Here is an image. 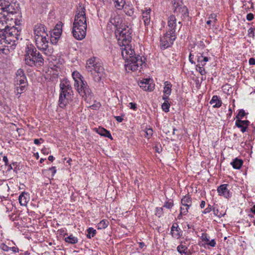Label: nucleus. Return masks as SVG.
<instances>
[{
  "mask_svg": "<svg viewBox=\"0 0 255 255\" xmlns=\"http://www.w3.org/2000/svg\"><path fill=\"white\" fill-rule=\"evenodd\" d=\"M208 60V58L206 56H204L203 54L198 56L197 62L200 65L204 66L205 65V63Z\"/></svg>",
  "mask_w": 255,
  "mask_h": 255,
  "instance_id": "29",
  "label": "nucleus"
},
{
  "mask_svg": "<svg viewBox=\"0 0 255 255\" xmlns=\"http://www.w3.org/2000/svg\"><path fill=\"white\" fill-rule=\"evenodd\" d=\"M246 115V113L245 111L243 110H241L237 116H236L237 120H240V119H242Z\"/></svg>",
  "mask_w": 255,
  "mask_h": 255,
  "instance_id": "40",
  "label": "nucleus"
},
{
  "mask_svg": "<svg viewBox=\"0 0 255 255\" xmlns=\"http://www.w3.org/2000/svg\"><path fill=\"white\" fill-rule=\"evenodd\" d=\"M125 11L127 15L129 16H132L133 14V10L132 8H128L125 7Z\"/></svg>",
  "mask_w": 255,
  "mask_h": 255,
  "instance_id": "42",
  "label": "nucleus"
},
{
  "mask_svg": "<svg viewBox=\"0 0 255 255\" xmlns=\"http://www.w3.org/2000/svg\"><path fill=\"white\" fill-rule=\"evenodd\" d=\"M146 137L149 138L153 134V130L151 128L146 129L145 131Z\"/></svg>",
  "mask_w": 255,
  "mask_h": 255,
  "instance_id": "41",
  "label": "nucleus"
},
{
  "mask_svg": "<svg viewBox=\"0 0 255 255\" xmlns=\"http://www.w3.org/2000/svg\"><path fill=\"white\" fill-rule=\"evenodd\" d=\"M182 206L189 208L192 205V199L189 195L185 196L181 200Z\"/></svg>",
  "mask_w": 255,
  "mask_h": 255,
  "instance_id": "20",
  "label": "nucleus"
},
{
  "mask_svg": "<svg viewBox=\"0 0 255 255\" xmlns=\"http://www.w3.org/2000/svg\"><path fill=\"white\" fill-rule=\"evenodd\" d=\"M210 104L212 105L214 108H219L221 106L222 102L217 96H214L210 101Z\"/></svg>",
  "mask_w": 255,
  "mask_h": 255,
  "instance_id": "22",
  "label": "nucleus"
},
{
  "mask_svg": "<svg viewBox=\"0 0 255 255\" xmlns=\"http://www.w3.org/2000/svg\"><path fill=\"white\" fill-rule=\"evenodd\" d=\"M115 118L116 119V120L120 123L122 122L123 120V119L120 116H116L115 117Z\"/></svg>",
  "mask_w": 255,
  "mask_h": 255,
  "instance_id": "58",
  "label": "nucleus"
},
{
  "mask_svg": "<svg viewBox=\"0 0 255 255\" xmlns=\"http://www.w3.org/2000/svg\"><path fill=\"white\" fill-rule=\"evenodd\" d=\"M61 90H64L72 93V87L69 81H64L60 84Z\"/></svg>",
  "mask_w": 255,
  "mask_h": 255,
  "instance_id": "21",
  "label": "nucleus"
},
{
  "mask_svg": "<svg viewBox=\"0 0 255 255\" xmlns=\"http://www.w3.org/2000/svg\"><path fill=\"white\" fill-rule=\"evenodd\" d=\"M122 55L125 60V69L128 72L130 71H140L143 65L145 63V58L139 55H136L134 51L131 48L129 43H124L120 45Z\"/></svg>",
  "mask_w": 255,
  "mask_h": 255,
  "instance_id": "2",
  "label": "nucleus"
},
{
  "mask_svg": "<svg viewBox=\"0 0 255 255\" xmlns=\"http://www.w3.org/2000/svg\"><path fill=\"white\" fill-rule=\"evenodd\" d=\"M213 211L214 212V214L215 215L219 217H221L223 216L224 214H222V213L219 214L218 210L217 209L216 210L215 208L213 209Z\"/></svg>",
  "mask_w": 255,
  "mask_h": 255,
  "instance_id": "47",
  "label": "nucleus"
},
{
  "mask_svg": "<svg viewBox=\"0 0 255 255\" xmlns=\"http://www.w3.org/2000/svg\"><path fill=\"white\" fill-rule=\"evenodd\" d=\"M205 202L204 201H202L200 204V207L201 208H203L205 206Z\"/></svg>",
  "mask_w": 255,
  "mask_h": 255,
  "instance_id": "63",
  "label": "nucleus"
},
{
  "mask_svg": "<svg viewBox=\"0 0 255 255\" xmlns=\"http://www.w3.org/2000/svg\"><path fill=\"white\" fill-rule=\"evenodd\" d=\"M212 210V207L211 205H209L208 207L206 208L203 211V213L204 214L208 213Z\"/></svg>",
  "mask_w": 255,
  "mask_h": 255,
  "instance_id": "49",
  "label": "nucleus"
},
{
  "mask_svg": "<svg viewBox=\"0 0 255 255\" xmlns=\"http://www.w3.org/2000/svg\"><path fill=\"white\" fill-rule=\"evenodd\" d=\"M58 25H56L55 28L53 29L52 35L56 36L57 38H60L61 34L62 33V30L61 28L58 27Z\"/></svg>",
  "mask_w": 255,
  "mask_h": 255,
  "instance_id": "35",
  "label": "nucleus"
},
{
  "mask_svg": "<svg viewBox=\"0 0 255 255\" xmlns=\"http://www.w3.org/2000/svg\"><path fill=\"white\" fill-rule=\"evenodd\" d=\"M171 233L173 237L178 238L179 236L178 231V225L177 224H173L171 227Z\"/></svg>",
  "mask_w": 255,
  "mask_h": 255,
  "instance_id": "31",
  "label": "nucleus"
},
{
  "mask_svg": "<svg viewBox=\"0 0 255 255\" xmlns=\"http://www.w3.org/2000/svg\"><path fill=\"white\" fill-rule=\"evenodd\" d=\"M149 79H144L138 83V85L144 90L150 91L153 90L154 86L149 84Z\"/></svg>",
  "mask_w": 255,
  "mask_h": 255,
  "instance_id": "16",
  "label": "nucleus"
},
{
  "mask_svg": "<svg viewBox=\"0 0 255 255\" xmlns=\"http://www.w3.org/2000/svg\"><path fill=\"white\" fill-rule=\"evenodd\" d=\"M27 85V83L26 84H23L21 85H18L16 87V90L15 92L16 94H21L25 89V87Z\"/></svg>",
  "mask_w": 255,
  "mask_h": 255,
  "instance_id": "36",
  "label": "nucleus"
},
{
  "mask_svg": "<svg viewBox=\"0 0 255 255\" xmlns=\"http://www.w3.org/2000/svg\"><path fill=\"white\" fill-rule=\"evenodd\" d=\"M9 250L12 251L13 252L16 253L18 252V249L16 247H12L9 248Z\"/></svg>",
  "mask_w": 255,
  "mask_h": 255,
  "instance_id": "61",
  "label": "nucleus"
},
{
  "mask_svg": "<svg viewBox=\"0 0 255 255\" xmlns=\"http://www.w3.org/2000/svg\"><path fill=\"white\" fill-rule=\"evenodd\" d=\"M71 92L61 90L59 105L61 108H64L71 98Z\"/></svg>",
  "mask_w": 255,
  "mask_h": 255,
  "instance_id": "11",
  "label": "nucleus"
},
{
  "mask_svg": "<svg viewBox=\"0 0 255 255\" xmlns=\"http://www.w3.org/2000/svg\"><path fill=\"white\" fill-rule=\"evenodd\" d=\"M193 55L191 54V53H190L189 56V61L191 63L195 64V62L193 61Z\"/></svg>",
  "mask_w": 255,
  "mask_h": 255,
  "instance_id": "56",
  "label": "nucleus"
},
{
  "mask_svg": "<svg viewBox=\"0 0 255 255\" xmlns=\"http://www.w3.org/2000/svg\"><path fill=\"white\" fill-rule=\"evenodd\" d=\"M174 12H176L177 16H179L182 19H185L188 17V10L186 6L182 5L174 10Z\"/></svg>",
  "mask_w": 255,
  "mask_h": 255,
  "instance_id": "14",
  "label": "nucleus"
},
{
  "mask_svg": "<svg viewBox=\"0 0 255 255\" xmlns=\"http://www.w3.org/2000/svg\"><path fill=\"white\" fill-rule=\"evenodd\" d=\"M3 160L5 163V165H7L8 163V159L6 156H4L3 157Z\"/></svg>",
  "mask_w": 255,
  "mask_h": 255,
  "instance_id": "59",
  "label": "nucleus"
},
{
  "mask_svg": "<svg viewBox=\"0 0 255 255\" xmlns=\"http://www.w3.org/2000/svg\"><path fill=\"white\" fill-rule=\"evenodd\" d=\"M6 30L7 33H5L6 34V38L7 35H9L14 36L17 39V37L20 35V28L19 27H15L14 26L10 27H8Z\"/></svg>",
  "mask_w": 255,
  "mask_h": 255,
  "instance_id": "15",
  "label": "nucleus"
},
{
  "mask_svg": "<svg viewBox=\"0 0 255 255\" xmlns=\"http://www.w3.org/2000/svg\"><path fill=\"white\" fill-rule=\"evenodd\" d=\"M18 200L21 206H26L29 200V196L27 193L23 192L19 195Z\"/></svg>",
  "mask_w": 255,
  "mask_h": 255,
  "instance_id": "19",
  "label": "nucleus"
},
{
  "mask_svg": "<svg viewBox=\"0 0 255 255\" xmlns=\"http://www.w3.org/2000/svg\"><path fill=\"white\" fill-rule=\"evenodd\" d=\"M227 184H223L218 188L217 191L220 195L224 196L226 198L230 196L229 191L227 188Z\"/></svg>",
  "mask_w": 255,
  "mask_h": 255,
  "instance_id": "18",
  "label": "nucleus"
},
{
  "mask_svg": "<svg viewBox=\"0 0 255 255\" xmlns=\"http://www.w3.org/2000/svg\"><path fill=\"white\" fill-rule=\"evenodd\" d=\"M34 37L42 36V35H47L45 32L44 26L42 24H37L34 27Z\"/></svg>",
  "mask_w": 255,
  "mask_h": 255,
  "instance_id": "13",
  "label": "nucleus"
},
{
  "mask_svg": "<svg viewBox=\"0 0 255 255\" xmlns=\"http://www.w3.org/2000/svg\"><path fill=\"white\" fill-rule=\"evenodd\" d=\"M251 211L255 214V205H254L251 209Z\"/></svg>",
  "mask_w": 255,
  "mask_h": 255,
  "instance_id": "64",
  "label": "nucleus"
},
{
  "mask_svg": "<svg viewBox=\"0 0 255 255\" xmlns=\"http://www.w3.org/2000/svg\"><path fill=\"white\" fill-rule=\"evenodd\" d=\"M40 141H43V139L42 138H40V139H35L34 140V143L35 144H39L41 142H40Z\"/></svg>",
  "mask_w": 255,
  "mask_h": 255,
  "instance_id": "55",
  "label": "nucleus"
},
{
  "mask_svg": "<svg viewBox=\"0 0 255 255\" xmlns=\"http://www.w3.org/2000/svg\"><path fill=\"white\" fill-rule=\"evenodd\" d=\"M129 105L130 106V108L135 110L136 108V104L133 103H129Z\"/></svg>",
  "mask_w": 255,
  "mask_h": 255,
  "instance_id": "54",
  "label": "nucleus"
},
{
  "mask_svg": "<svg viewBox=\"0 0 255 255\" xmlns=\"http://www.w3.org/2000/svg\"><path fill=\"white\" fill-rule=\"evenodd\" d=\"M187 247L183 245H180L177 247V251L182 255L183 254L186 255L187 254Z\"/></svg>",
  "mask_w": 255,
  "mask_h": 255,
  "instance_id": "32",
  "label": "nucleus"
},
{
  "mask_svg": "<svg viewBox=\"0 0 255 255\" xmlns=\"http://www.w3.org/2000/svg\"><path fill=\"white\" fill-rule=\"evenodd\" d=\"M49 171H50L52 173V175L53 176L54 174L56 172V169L55 167H52L49 168Z\"/></svg>",
  "mask_w": 255,
  "mask_h": 255,
  "instance_id": "53",
  "label": "nucleus"
},
{
  "mask_svg": "<svg viewBox=\"0 0 255 255\" xmlns=\"http://www.w3.org/2000/svg\"><path fill=\"white\" fill-rule=\"evenodd\" d=\"M110 22L116 29L115 34L118 37L119 45H123L124 43H129L131 39V29L123 23V19L119 14H114L110 19Z\"/></svg>",
  "mask_w": 255,
  "mask_h": 255,
  "instance_id": "3",
  "label": "nucleus"
},
{
  "mask_svg": "<svg viewBox=\"0 0 255 255\" xmlns=\"http://www.w3.org/2000/svg\"><path fill=\"white\" fill-rule=\"evenodd\" d=\"M109 224V222L107 220H103L98 224L97 229L98 230L104 229L108 227Z\"/></svg>",
  "mask_w": 255,
  "mask_h": 255,
  "instance_id": "28",
  "label": "nucleus"
},
{
  "mask_svg": "<svg viewBox=\"0 0 255 255\" xmlns=\"http://www.w3.org/2000/svg\"><path fill=\"white\" fill-rule=\"evenodd\" d=\"M176 38L175 35L167 32L160 38V46L164 49L170 47Z\"/></svg>",
  "mask_w": 255,
  "mask_h": 255,
  "instance_id": "8",
  "label": "nucleus"
},
{
  "mask_svg": "<svg viewBox=\"0 0 255 255\" xmlns=\"http://www.w3.org/2000/svg\"><path fill=\"white\" fill-rule=\"evenodd\" d=\"M243 163V161L242 159L236 158L233 162H231V164L234 168L239 169L242 166Z\"/></svg>",
  "mask_w": 255,
  "mask_h": 255,
  "instance_id": "26",
  "label": "nucleus"
},
{
  "mask_svg": "<svg viewBox=\"0 0 255 255\" xmlns=\"http://www.w3.org/2000/svg\"><path fill=\"white\" fill-rule=\"evenodd\" d=\"M97 131L98 133H99V134H100L102 136H104L105 137H109L110 139H112V136L110 131L104 128H100L97 129Z\"/></svg>",
  "mask_w": 255,
  "mask_h": 255,
  "instance_id": "25",
  "label": "nucleus"
},
{
  "mask_svg": "<svg viewBox=\"0 0 255 255\" xmlns=\"http://www.w3.org/2000/svg\"><path fill=\"white\" fill-rule=\"evenodd\" d=\"M196 66H197V68H196L197 70L202 75H204L206 74V72H205V69L204 68V66L200 65H199V63H198Z\"/></svg>",
  "mask_w": 255,
  "mask_h": 255,
  "instance_id": "38",
  "label": "nucleus"
},
{
  "mask_svg": "<svg viewBox=\"0 0 255 255\" xmlns=\"http://www.w3.org/2000/svg\"><path fill=\"white\" fill-rule=\"evenodd\" d=\"M151 10L150 8H145L142 12V20L145 26L148 25L150 22V12Z\"/></svg>",
  "mask_w": 255,
  "mask_h": 255,
  "instance_id": "17",
  "label": "nucleus"
},
{
  "mask_svg": "<svg viewBox=\"0 0 255 255\" xmlns=\"http://www.w3.org/2000/svg\"><path fill=\"white\" fill-rule=\"evenodd\" d=\"M185 207V208H184V206H182L180 208V210H181L180 212L181 214H183V215H186L188 212V209L189 208H187V207Z\"/></svg>",
  "mask_w": 255,
  "mask_h": 255,
  "instance_id": "45",
  "label": "nucleus"
},
{
  "mask_svg": "<svg viewBox=\"0 0 255 255\" xmlns=\"http://www.w3.org/2000/svg\"><path fill=\"white\" fill-rule=\"evenodd\" d=\"M86 68L96 82H99L105 75V69L102 63L95 57L89 59L87 61Z\"/></svg>",
  "mask_w": 255,
  "mask_h": 255,
  "instance_id": "5",
  "label": "nucleus"
},
{
  "mask_svg": "<svg viewBox=\"0 0 255 255\" xmlns=\"http://www.w3.org/2000/svg\"><path fill=\"white\" fill-rule=\"evenodd\" d=\"M48 35H42L35 37V43L37 48L44 51V54L51 56L53 52V49L48 46Z\"/></svg>",
  "mask_w": 255,
  "mask_h": 255,
  "instance_id": "6",
  "label": "nucleus"
},
{
  "mask_svg": "<svg viewBox=\"0 0 255 255\" xmlns=\"http://www.w3.org/2000/svg\"><path fill=\"white\" fill-rule=\"evenodd\" d=\"M173 203L172 201L166 202L164 205V207L167 209L171 208L173 207Z\"/></svg>",
  "mask_w": 255,
  "mask_h": 255,
  "instance_id": "43",
  "label": "nucleus"
},
{
  "mask_svg": "<svg viewBox=\"0 0 255 255\" xmlns=\"http://www.w3.org/2000/svg\"><path fill=\"white\" fill-rule=\"evenodd\" d=\"M240 120H237L236 121V126L239 128H241V131L243 132H245L246 131L247 128L242 124L239 122Z\"/></svg>",
  "mask_w": 255,
  "mask_h": 255,
  "instance_id": "37",
  "label": "nucleus"
},
{
  "mask_svg": "<svg viewBox=\"0 0 255 255\" xmlns=\"http://www.w3.org/2000/svg\"><path fill=\"white\" fill-rule=\"evenodd\" d=\"M172 85L170 82L166 81L164 82L163 92L165 95H170L171 92Z\"/></svg>",
  "mask_w": 255,
  "mask_h": 255,
  "instance_id": "27",
  "label": "nucleus"
},
{
  "mask_svg": "<svg viewBox=\"0 0 255 255\" xmlns=\"http://www.w3.org/2000/svg\"><path fill=\"white\" fill-rule=\"evenodd\" d=\"M88 233L89 234H92V237H94L96 234V230H94L93 228H90L87 230Z\"/></svg>",
  "mask_w": 255,
  "mask_h": 255,
  "instance_id": "46",
  "label": "nucleus"
},
{
  "mask_svg": "<svg viewBox=\"0 0 255 255\" xmlns=\"http://www.w3.org/2000/svg\"><path fill=\"white\" fill-rule=\"evenodd\" d=\"M79 84H74L75 87L79 94L83 97L87 98L91 94V90L89 89L87 82L83 81H79Z\"/></svg>",
  "mask_w": 255,
  "mask_h": 255,
  "instance_id": "9",
  "label": "nucleus"
},
{
  "mask_svg": "<svg viewBox=\"0 0 255 255\" xmlns=\"http://www.w3.org/2000/svg\"><path fill=\"white\" fill-rule=\"evenodd\" d=\"M207 244L212 247H214L216 244V242L214 240H212L210 241H209V242H208Z\"/></svg>",
  "mask_w": 255,
  "mask_h": 255,
  "instance_id": "50",
  "label": "nucleus"
},
{
  "mask_svg": "<svg viewBox=\"0 0 255 255\" xmlns=\"http://www.w3.org/2000/svg\"><path fill=\"white\" fill-rule=\"evenodd\" d=\"M87 18L85 7L80 5L77 10L73 24V36L77 40L83 39L86 35Z\"/></svg>",
  "mask_w": 255,
  "mask_h": 255,
  "instance_id": "4",
  "label": "nucleus"
},
{
  "mask_svg": "<svg viewBox=\"0 0 255 255\" xmlns=\"http://www.w3.org/2000/svg\"><path fill=\"white\" fill-rule=\"evenodd\" d=\"M12 0H0V53L8 54L9 52L8 43L5 41L7 28L8 27L5 21L6 15L16 12Z\"/></svg>",
  "mask_w": 255,
  "mask_h": 255,
  "instance_id": "1",
  "label": "nucleus"
},
{
  "mask_svg": "<svg viewBox=\"0 0 255 255\" xmlns=\"http://www.w3.org/2000/svg\"><path fill=\"white\" fill-rule=\"evenodd\" d=\"M249 62L250 65H255V59L254 58H251L249 59Z\"/></svg>",
  "mask_w": 255,
  "mask_h": 255,
  "instance_id": "57",
  "label": "nucleus"
},
{
  "mask_svg": "<svg viewBox=\"0 0 255 255\" xmlns=\"http://www.w3.org/2000/svg\"><path fill=\"white\" fill-rule=\"evenodd\" d=\"M169 95H165L164 94V96H163V99L164 100V102H168V96Z\"/></svg>",
  "mask_w": 255,
  "mask_h": 255,
  "instance_id": "60",
  "label": "nucleus"
},
{
  "mask_svg": "<svg viewBox=\"0 0 255 255\" xmlns=\"http://www.w3.org/2000/svg\"><path fill=\"white\" fill-rule=\"evenodd\" d=\"M72 77L75 81L74 84H79V81L80 82L84 80V78L79 72L77 71L73 72Z\"/></svg>",
  "mask_w": 255,
  "mask_h": 255,
  "instance_id": "24",
  "label": "nucleus"
},
{
  "mask_svg": "<svg viewBox=\"0 0 255 255\" xmlns=\"http://www.w3.org/2000/svg\"><path fill=\"white\" fill-rule=\"evenodd\" d=\"M28 51V54L31 56V58L34 60V65L38 64L39 66H41L44 63V59L42 58L41 54L39 52L37 51L35 48L33 46L30 45L27 46L26 48Z\"/></svg>",
  "mask_w": 255,
  "mask_h": 255,
  "instance_id": "7",
  "label": "nucleus"
},
{
  "mask_svg": "<svg viewBox=\"0 0 255 255\" xmlns=\"http://www.w3.org/2000/svg\"><path fill=\"white\" fill-rule=\"evenodd\" d=\"M24 61L25 64L29 66H33L34 65V60L31 58V56H30V54H28V51L27 49H26Z\"/></svg>",
  "mask_w": 255,
  "mask_h": 255,
  "instance_id": "23",
  "label": "nucleus"
},
{
  "mask_svg": "<svg viewBox=\"0 0 255 255\" xmlns=\"http://www.w3.org/2000/svg\"><path fill=\"white\" fill-rule=\"evenodd\" d=\"M239 122L240 123H242L245 126V127H246L247 128H248V126L250 123L249 121H247V120L242 121L241 120H240Z\"/></svg>",
  "mask_w": 255,
  "mask_h": 255,
  "instance_id": "51",
  "label": "nucleus"
},
{
  "mask_svg": "<svg viewBox=\"0 0 255 255\" xmlns=\"http://www.w3.org/2000/svg\"><path fill=\"white\" fill-rule=\"evenodd\" d=\"M16 85H21L26 84V78L24 75V71L21 69H19L16 73L15 81Z\"/></svg>",
  "mask_w": 255,
  "mask_h": 255,
  "instance_id": "12",
  "label": "nucleus"
},
{
  "mask_svg": "<svg viewBox=\"0 0 255 255\" xmlns=\"http://www.w3.org/2000/svg\"><path fill=\"white\" fill-rule=\"evenodd\" d=\"M59 38H57L56 36L51 34L50 41L52 44H56Z\"/></svg>",
  "mask_w": 255,
  "mask_h": 255,
  "instance_id": "44",
  "label": "nucleus"
},
{
  "mask_svg": "<svg viewBox=\"0 0 255 255\" xmlns=\"http://www.w3.org/2000/svg\"><path fill=\"white\" fill-rule=\"evenodd\" d=\"M254 16L252 13H249L247 15V19L249 21H251L254 19Z\"/></svg>",
  "mask_w": 255,
  "mask_h": 255,
  "instance_id": "52",
  "label": "nucleus"
},
{
  "mask_svg": "<svg viewBox=\"0 0 255 255\" xmlns=\"http://www.w3.org/2000/svg\"><path fill=\"white\" fill-rule=\"evenodd\" d=\"M201 238L203 241H206L207 242V243H208V242H209V239L208 238L206 234L203 233L202 234Z\"/></svg>",
  "mask_w": 255,
  "mask_h": 255,
  "instance_id": "48",
  "label": "nucleus"
},
{
  "mask_svg": "<svg viewBox=\"0 0 255 255\" xmlns=\"http://www.w3.org/2000/svg\"><path fill=\"white\" fill-rule=\"evenodd\" d=\"M171 3L173 10L183 5L182 0H171Z\"/></svg>",
  "mask_w": 255,
  "mask_h": 255,
  "instance_id": "30",
  "label": "nucleus"
},
{
  "mask_svg": "<svg viewBox=\"0 0 255 255\" xmlns=\"http://www.w3.org/2000/svg\"><path fill=\"white\" fill-rule=\"evenodd\" d=\"M115 3V7L119 9H121L124 7L125 4L124 0H113Z\"/></svg>",
  "mask_w": 255,
  "mask_h": 255,
  "instance_id": "34",
  "label": "nucleus"
},
{
  "mask_svg": "<svg viewBox=\"0 0 255 255\" xmlns=\"http://www.w3.org/2000/svg\"><path fill=\"white\" fill-rule=\"evenodd\" d=\"M65 240L66 242L72 244H74L78 242V239L72 235L65 238Z\"/></svg>",
  "mask_w": 255,
  "mask_h": 255,
  "instance_id": "33",
  "label": "nucleus"
},
{
  "mask_svg": "<svg viewBox=\"0 0 255 255\" xmlns=\"http://www.w3.org/2000/svg\"><path fill=\"white\" fill-rule=\"evenodd\" d=\"M3 247L2 248L3 250H4L5 251H8L9 250L10 247H8V246H7L5 245H3Z\"/></svg>",
  "mask_w": 255,
  "mask_h": 255,
  "instance_id": "62",
  "label": "nucleus"
},
{
  "mask_svg": "<svg viewBox=\"0 0 255 255\" xmlns=\"http://www.w3.org/2000/svg\"><path fill=\"white\" fill-rule=\"evenodd\" d=\"M170 107V104L168 102H164L162 105V109L165 112H168L169 111Z\"/></svg>",
  "mask_w": 255,
  "mask_h": 255,
  "instance_id": "39",
  "label": "nucleus"
},
{
  "mask_svg": "<svg viewBox=\"0 0 255 255\" xmlns=\"http://www.w3.org/2000/svg\"><path fill=\"white\" fill-rule=\"evenodd\" d=\"M168 32L174 34L176 29H180L181 27V22L179 21L178 24L176 23V19L174 15H171L168 18Z\"/></svg>",
  "mask_w": 255,
  "mask_h": 255,
  "instance_id": "10",
  "label": "nucleus"
}]
</instances>
